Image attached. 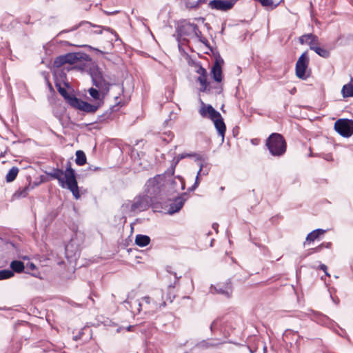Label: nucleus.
<instances>
[{
    "label": "nucleus",
    "mask_w": 353,
    "mask_h": 353,
    "mask_svg": "<svg viewBox=\"0 0 353 353\" xmlns=\"http://www.w3.org/2000/svg\"><path fill=\"white\" fill-rule=\"evenodd\" d=\"M46 174L53 179H57L59 185L61 188L66 187L76 199L80 197L75 171L72 168L70 161L67 163L65 172L59 168H53L50 172H46Z\"/></svg>",
    "instance_id": "obj_1"
},
{
    "label": "nucleus",
    "mask_w": 353,
    "mask_h": 353,
    "mask_svg": "<svg viewBox=\"0 0 353 353\" xmlns=\"http://www.w3.org/2000/svg\"><path fill=\"white\" fill-rule=\"evenodd\" d=\"M168 173L165 171L162 174H157L150 178L144 186L143 194L148 197L153 203H159L163 200L165 194V176Z\"/></svg>",
    "instance_id": "obj_2"
},
{
    "label": "nucleus",
    "mask_w": 353,
    "mask_h": 353,
    "mask_svg": "<svg viewBox=\"0 0 353 353\" xmlns=\"http://www.w3.org/2000/svg\"><path fill=\"white\" fill-rule=\"evenodd\" d=\"M154 204L143 193L137 195L132 200L126 201L122 205L121 210L124 214H137L146 211Z\"/></svg>",
    "instance_id": "obj_3"
},
{
    "label": "nucleus",
    "mask_w": 353,
    "mask_h": 353,
    "mask_svg": "<svg viewBox=\"0 0 353 353\" xmlns=\"http://www.w3.org/2000/svg\"><path fill=\"white\" fill-rule=\"evenodd\" d=\"M10 270H0V280L12 277L14 272L26 273L40 279H44L46 274L41 272L38 266H10Z\"/></svg>",
    "instance_id": "obj_4"
},
{
    "label": "nucleus",
    "mask_w": 353,
    "mask_h": 353,
    "mask_svg": "<svg viewBox=\"0 0 353 353\" xmlns=\"http://www.w3.org/2000/svg\"><path fill=\"white\" fill-rule=\"evenodd\" d=\"M265 145L274 157L283 156L286 152V142L279 133H272L266 139Z\"/></svg>",
    "instance_id": "obj_5"
},
{
    "label": "nucleus",
    "mask_w": 353,
    "mask_h": 353,
    "mask_svg": "<svg viewBox=\"0 0 353 353\" xmlns=\"http://www.w3.org/2000/svg\"><path fill=\"white\" fill-rule=\"evenodd\" d=\"M143 310L145 313L153 314L162 307L165 305V301L163 300V292L161 290H157L153 296H144L141 299Z\"/></svg>",
    "instance_id": "obj_6"
},
{
    "label": "nucleus",
    "mask_w": 353,
    "mask_h": 353,
    "mask_svg": "<svg viewBox=\"0 0 353 353\" xmlns=\"http://www.w3.org/2000/svg\"><path fill=\"white\" fill-rule=\"evenodd\" d=\"M82 244V238L81 235L74 234L70 239V241L65 247V258L68 263H76L80 256V249Z\"/></svg>",
    "instance_id": "obj_7"
},
{
    "label": "nucleus",
    "mask_w": 353,
    "mask_h": 353,
    "mask_svg": "<svg viewBox=\"0 0 353 353\" xmlns=\"http://www.w3.org/2000/svg\"><path fill=\"white\" fill-rule=\"evenodd\" d=\"M89 56L85 53L69 52L55 58L53 66L59 68L65 63L74 64L79 61H88Z\"/></svg>",
    "instance_id": "obj_8"
},
{
    "label": "nucleus",
    "mask_w": 353,
    "mask_h": 353,
    "mask_svg": "<svg viewBox=\"0 0 353 353\" xmlns=\"http://www.w3.org/2000/svg\"><path fill=\"white\" fill-rule=\"evenodd\" d=\"M165 194H172L185 189L184 179L180 176L167 174L165 176Z\"/></svg>",
    "instance_id": "obj_9"
},
{
    "label": "nucleus",
    "mask_w": 353,
    "mask_h": 353,
    "mask_svg": "<svg viewBox=\"0 0 353 353\" xmlns=\"http://www.w3.org/2000/svg\"><path fill=\"white\" fill-rule=\"evenodd\" d=\"M91 78L93 85L99 89L101 96L104 98L110 90V83L104 79L102 73L98 69L92 71Z\"/></svg>",
    "instance_id": "obj_10"
},
{
    "label": "nucleus",
    "mask_w": 353,
    "mask_h": 353,
    "mask_svg": "<svg viewBox=\"0 0 353 353\" xmlns=\"http://www.w3.org/2000/svg\"><path fill=\"white\" fill-rule=\"evenodd\" d=\"M334 130L343 137L348 138L353 134V120L340 119L334 123Z\"/></svg>",
    "instance_id": "obj_11"
},
{
    "label": "nucleus",
    "mask_w": 353,
    "mask_h": 353,
    "mask_svg": "<svg viewBox=\"0 0 353 353\" xmlns=\"http://www.w3.org/2000/svg\"><path fill=\"white\" fill-rule=\"evenodd\" d=\"M309 64V58L307 52H303L296 63V75L301 79H306L307 76L305 74V70Z\"/></svg>",
    "instance_id": "obj_12"
},
{
    "label": "nucleus",
    "mask_w": 353,
    "mask_h": 353,
    "mask_svg": "<svg viewBox=\"0 0 353 353\" xmlns=\"http://www.w3.org/2000/svg\"><path fill=\"white\" fill-rule=\"evenodd\" d=\"M239 0H212L208 6L212 10L226 12L231 10Z\"/></svg>",
    "instance_id": "obj_13"
},
{
    "label": "nucleus",
    "mask_w": 353,
    "mask_h": 353,
    "mask_svg": "<svg viewBox=\"0 0 353 353\" xmlns=\"http://www.w3.org/2000/svg\"><path fill=\"white\" fill-rule=\"evenodd\" d=\"M196 72L199 74V76L196 79V81L200 83L199 91L201 92H210V84L207 81V71L206 70L201 66V65H196Z\"/></svg>",
    "instance_id": "obj_14"
},
{
    "label": "nucleus",
    "mask_w": 353,
    "mask_h": 353,
    "mask_svg": "<svg viewBox=\"0 0 353 353\" xmlns=\"http://www.w3.org/2000/svg\"><path fill=\"white\" fill-rule=\"evenodd\" d=\"M188 198V192L181 193L170 204L168 213L172 215L180 211V210L183 208L185 202L187 201Z\"/></svg>",
    "instance_id": "obj_15"
},
{
    "label": "nucleus",
    "mask_w": 353,
    "mask_h": 353,
    "mask_svg": "<svg viewBox=\"0 0 353 353\" xmlns=\"http://www.w3.org/2000/svg\"><path fill=\"white\" fill-rule=\"evenodd\" d=\"M186 157H194L196 161H200L203 160L202 156L199 154H196V153L183 152V153L179 154L174 158L172 165H171L170 168H169L167 170V173H169V174H171V175H174L176 165L179 163V162L181 159L186 158Z\"/></svg>",
    "instance_id": "obj_16"
},
{
    "label": "nucleus",
    "mask_w": 353,
    "mask_h": 353,
    "mask_svg": "<svg viewBox=\"0 0 353 353\" xmlns=\"http://www.w3.org/2000/svg\"><path fill=\"white\" fill-rule=\"evenodd\" d=\"M92 28H97V25L92 24V23L87 21H82L78 25L74 26L70 29L61 31L59 33V35H61L63 33L74 31L78 28H81V30L78 32V34H80L81 31H84L87 33H92Z\"/></svg>",
    "instance_id": "obj_17"
},
{
    "label": "nucleus",
    "mask_w": 353,
    "mask_h": 353,
    "mask_svg": "<svg viewBox=\"0 0 353 353\" xmlns=\"http://www.w3.org/2000/svg\"><path fill=\"white\" fill-rule=\"evenodd\" d=\"M199 114L203 117H208L210 119H214L216 117H220L221 114L216 111L211 105H206L203 102H201V105L199 109Z\"/></svg>",
    "instance_id": "obj_18"
},
{
    "label": "nucleus",
    "mask_w": 353,
    "mask_h": 353,
    "mask_svg": "<svg viewBox=\"0 0 353 353\" xmlns=\"http://www.w3.org/2000/svg\"><path fill=\"white\" fill-rule=\"evenodd\" d=\"M299 43L301 44H307L311 50H314V48L317 47L318 37L314 34H305L299 37Z\"/></svg>",
    "instance_id": "obj_19"
},
{
    "label": "nucleus",
    "mask_w": 353,
    "mask_h": 353,
    "mask_svg": "<svg viewBox=\"0 0 353 353\" xmlns=\"http://www.w3.org/2000/svg\"><path fill=\"white\" fill-rule=\"evenodd\" d=\"M223 63V60L222 59H216L214 64L211 70V73L214 80L218 83H220L222 81L221 63Z\"/></svg>",
    "instance_id": "obj_20"
},
{
    "label": "nucleus",
    "mask_w": 353,
    "mask_h": 353,
    "mask_svg": "<svg viewBox=\"0 0 353 353\" xmlns=\"http://www.w3.org/2000/svg\"><path fill=\"white\" fill-rule=\"evenodd\" d=\"M210 291L212 293L216 292L227 297H230L232 292V286L230 283H226L224 285H218L217 286H211Z\"/></svg>",
    "instance_id": "obj_21"
},
{
    "label": "nucleus",
    "mask_w": 353,
    "mask_h": 353,
    "mask_svg": "<svg viewBox=\"0 0 353 353\" xmlns=\"http://www.w3.org/2000/svg\"><path fill=\"white\" fill-rule=\"evenodd\" d=\"M214 124L215 128L218 132L219 135L221 137V143L224 141V137L226 130V126L221 116L216 117L214 119H211Z\"/></svg>",
    "instance_id": "obj_22"
},
{
    "label": "nucleus",
    "mask_w": 353,
    "mask_h": 353,
    "mask_svg": "<svg viewBox=\"0 0 353 353\" xmlns=\"http://www.w3.org/2000/svg\"><path fill=\"white\" fill-rule=\"evenodd\" d=\"M326 230L323 229H316L310 232L305 239V241L303 243L304 246L310 244L312 242H314L315 240L318 239L321 235H323L325 233Z\"/></svg>",
    "instance_id": "obj_23"
},
{
    "label": "nucleus",
    "mask_w": 353,
    "mask_h": 353,
    "mask_svg": "<svg viewBox=\"0 0 353 353\" xmlns=\"http://www.w3.org/2000/svg\"><path fill=\"white\" fill-rule=\"evenodd\" d=\"M101 106V103H97V105L90 104L87 101L81 100L79 105L77 109L88 113L95 112Z\"/></svg>",
    "instance_id": "obj_24"
},
{
    "label": "nucleus",
    "mask_w": 353,
    "mask_h": 353,
    "mask_svg": "<svg viewBox=\"0 0 353 353\" xmlns=\"http://www.w3.org/2000/svg\"><path fill=\"white\" fill-rule=\"evenodd\" d=\"M125 303L129 305V307H130L132 312L134 314H138L141 310H143L141 299V300H134V299H130L128 298L127 299V301H125Z\"/></svg>",
    "instance_id": "obj_25"
},
{
    "label": "nucleus",
    "mask_w": 353,
    "mask_h": 353,
    "mask_svg": "<svg viewBox=\"0 0 353 353\" xmlns=\"http://www.w3.org/2000/svg\"><path fill=\"white\" fill-rule=\"evenodd\" d=\"M30 189H32V188H30V185L25 186L23 188H19L13 194L12 199H19L26 197L28 195Z\"/></svg>",
    "instance_id": "obj_26"
},
{
    "label": "nucleus",
    "mask_w": 353,
    "mask_h": 353,
    "mask_svg": "<svg viewBox=\"0 0 353 353\" xmlns=\"http://www.w3.org/2000/svg\"><path fill=\"white\" fill-rule=\"evenodd\" d=\"M150 242V238L147 235L137 234L135 238V243L139 247H145Z\"/></svg>",
    "instance_id": "obj_27"
},
{
    "label": "nucleus",
    "mask_w": 353,
    "mask_h": 353,
    "mask_svg": "<svg viewBox=\"0 0 353 353\" xmlns=\"http://www.w3.org/2000/svg\"><path fill=\"white\" fill-rule=\"evenodd\" d=\"M117 105H113L110 107L108 110H106L104 113H103L101 115H99L98 117V121L99 122H103L108 119H112V114L115 108H117Z\"/></svg>",
    "instance_id": "obj_28"
},
{
    "label": "nucleus",
    "mask_w": 353,
    "mask_h": 353,
    "mask_svg": "<svg viewBox=\"0 0 353 353\" xmlns=\"http://www.w3.org/2000/svg\"><path fill=\"white\" fill-rule=\"evenodd\" d=\"M183 28H188L194 34V35L199 39L202 37V33L199 29V27L195 23H188L185 26H183Z\"/></svg>",
    "instance_id": "obj_29"
},
{
    "label": "nucleus",
    "mask_w": 353,
    "mask_h": 353,
    "mask_svg": "<svg viewBox=\"0 0 353 353\" xmlns=\"http://www.w3.org/2000/svg\"><path fill=\"white\" fill-rule=\"evenodd\" d=\"M86 156L83 151L77 150L76 152V159L75 162L78 165H83L86 163Z\"/></svg>",
    "instance_id": "obj_30"
},
{
    "label": "nucleus",
    "mask_w": 353,
    "mask_h": 353,
    "mask_svg": "<svg viewBox=\"0 0 353 353\" xmlns=\"http://www.w3.org/2000/svg\"><path fill=\"white\" fill-rule=\"evenodd\" d=\"M18 172H19L18 168L12 167V168H10L6 176V181L8 183L13 181L16 179L17 176L18 174Z\"/></svg>",
    "instance_id": "obj_31"
},
{
    "label": "nucleus",
    "mask_w": 353,
    "mask_h": 353,
    "mask_svg": "<svg viewBox=\"0 0 353 353\" xmlns=\"http://www.w3.org/2000/svg\"><path fill=\"white\" fill-rule=\"evenodd\" d=\"M65 99L73 108H78L81 99H78L74 94H68Z\"/></svg>",
    "instance_id": "obj_32"
},
{
    "label": "nucleus",
    "mask_w": 353,
    "mask_h": 353,
    "mask_svg": "<svg viewBox=\"0 0 353 353\" xmlns=\"http://www.w3.org/2000/svg\"><path fill=\"white\" fill-rule=\"evenodd\" d=\"M88 92L90 95L95 100H99V103H101V105L103 103V97L101 98V92L98 88H91L89 89Z\"/></svg>",
    "instance_id": "obj_33"
},
{
    "label": "nucleus",
    "mask_w": 353,
    "mask_h": 353,
    "mask_svg": "<svg viewBox=\"0 0 353 353\" xmlns=\"http://www.w3.org/2000/svg\"><path fill=\"white\" fill-rule=\"evenodd\" d=\"M64 272H62L61 277L63 279H70L72 277L75 272L74 266H63Z\"/></svg>",
    "instance_id": "obj_34"
},
{
    "label": "nucleus",
    "mask_w": 353,
    "mask_h": 353,
    "mask_svg": "<svg viewBox=\"0 0 353 353\" xmlns=\"http://www.w3.org/2000/svg\"><path fill=\"white\" fill-rule=\"evenodd\" d=\"M343 97H353V85L346 84L343 85L341 90Z\"/></svg>",
    "instance_id": "obj_35"
},
{
    "label": "nucleus",
    "mask_w": 353,
    "mask_h": 353,
    "mask_svg": "<svg viewBox=\"0 0 353 353\" xmlns=\"http://www.w3.org/2000/svg\"><path fill=\"white\" fill-rule=\"evenodd\" d=\"M318 55L323 58H328L330 55V51L325 48L317 46L314 50Z\"/></svg>",
    "instance_id": "obj_36"
},
{
    "label": "nucleus",
    "mask_w": 353,
    "mask_h": 353,
    "mask_svg": "<svg viewBox=\"0 0 353 353\" xmlns=\"http://www.w3.org/2000/svg\"><path fill=\"white\" fill-rule=\"evenodd\" d=\"M199 165L201 167V172H203V175H208L210 171L209 165L207 163H202L201 161H200Z\"/></svg>",
    "instance_id": "obj_37"
},
{
    "label": "nucleus",
    "mask_w": 353,
    "mask_h": 353,
    "mask_svg": "<svg viewBox=\"0 0 353 353\" xmlns=\"http://www.w3.org/2000/svg\"><path fill=\"white\" fill-rule=\"evenodd\" d=\"M19 259H22L23 260L29 259L28 256H18ZM9 265H24L23 262L20 259H13L10 262Z\"/></svg>",
    "instance_id": "obj_38"
},
{
    "label": "nucleus",
    "mask_w": 353,
    "mask_h": 353,
    "mask_svg": "<svg viewBox=\"0 0 353 353\" xmlns=\"http://www.w3.org/2000/svg\"><path fill=\"white\" fill-rule=\"evenodd\" d=\"M331 246V243H322L319 246L312 249L311 252H318L321 251L323 248H330Z\"/></svg>",
    "instance_id": "obj_39"
},
{
    "label": "nucleus",
    "mask_w": 353,
    "mask_h": 353,
    "mask_svg": "<svg viewBox=\"0 0 353 353\" xmlns=\"http://www.w3.org/2000/svg\"><path fill=\"white\" fill-rule=\"evenodd\" d=\"M97 28H100L101 30L99 31V32H94V33H97V34H102V30H104L105 31H108V32H111L112 34H114L115 35H117L116 32L114 30H113L110 27H105V26H97Z\"/></svg>",
    "instance_id": "obj_40"
},
{
    "label": "nucleus",
    "mask_w": 353,
    "mask_h": 353,
    "mask_svg": "<svg viewBox=\"0 0 353 353\" xmlns=\"http://www.w3.org/2000/svg\"><path fill=\"white\" fill-rule=\"evenodd\" d=\"M176 266H168L167 271L168 273L173 274L174 276L178 279L181 276V275L180 274L179 276H178V272L174 268Z\"/></svg>",
    "instance_id": "obj_41"
},
{
    "label": "nucleus",
    "mask_w": 353,
    "mask_h": 353,
    "mask_svg": "<svg viewBox=\"0 0 353 353\" xmlns=\"http://www.w3.org/2000/svg\"><path fill=\"white\" fill-rule=\"evenodd\" d=\"M56 86L59 92L64 97V99L69 94L67 90L64 88H62L59 84H56Z\"/></svg>",
    "instance_id": "obj_42"
},
{
    "label": "nucleus",
    "mask_w": 353,
    "mask_h": 353,
    "mask_svg": "<svg viewBox=\"0 0 353 353\" xmlns=\"http://www.w3.org/2000/svg\"><path fill=\"white\" fill-rule=\"evenodd\" d=\"M259 2L264 7H269L273 6L272 0H259Z\"/></svg>",
    "instance_id": "obj_43"
},
{
    "label": "nucleus",
    "mask_w": 353,
    "mask_h": 353,
    "mask_svg": "<svg viewBox=\"0 0 353 353\" xmlns=\"http://www.w3.org/2000/svg\"><path fill=\"white\" fill-rule=\"evenodd\" d=\"M173 291H174V288H171L170 287L169 288V292H168V299L172 302L173 301V299L174 298V295H172V294H173Z\"/></svg>",
    "instance_id": "obj_44"
},
{
    "label": "nucleus",
    "mask_w": 353,
    "mask_h": 353,
    "mask_svg": "<svg viewBox=\"0 0 353 353\" xmlns=\"http://www.w3.org/2000/svg\"><path fill=\"white\" fill-rule=\"evenodd\" d=\"M199 40L200 42L203 43L205 46L209 47L208 41L205 38L202 37Z\"/></svg>",
    "instance_id": "obj_45"
},
{
    "label": "nucleus",
    "mask_w": 353,
    "mask_h": 353,
    "mask_svg": "<svg viewBox=\"0 0 353 353\" xmlns=\"http://www.w3.org/2000/svg\"><path fill=\"white\" fill-rule=\"evenodd\" d=\"M77 46H80V47H85V48H88L90 49H92L93 50H95V51H97V52H101L99 50L95 48H93L90 46H88V45H77Z\"/></svg>",
    "instance_id": "obj_46"
},
{
    "label": "nucleus",
    "mask_w": 353,
    "mask_h": 353,
    "mask_svg": "<svg viewBox=\"0 0 353 353\" xmlns=\"http://www.w3.org/2000/svg\"><path fill=\"white\" fill-rule=\"evenodd\" d=\"M198 185H198V183H194L193 184V185H192V186L190 187V188L188 189V192H192V191H194V190L198 187Z\"/></svg>",
    "instance_id": "obj_47"
},
{
    "label": "nucleus",
    "mask_w": 353,
    "mask_h": 353,
    "mask_svg": "<svg viewBox=\"0 0 353 353\" xmlns=\"http://www.w3.org/2000/svg\"><path fill=\"white\" fill-rule=\"evenodd\" d=\"M204 1H203V0H199V1H197L195 3V4L192 5V6H190V8H197L200 3H203Z\"/></svg>",
    "instance_id": "obj_48"
},
{
    "label": "nucleus",
    "mask_w": 353,
    "mask_h": 353,
    "mask_svg": "<svg viewBox=\"0 0 353 353\" xmlns=\"http://www.w3.org/2000/svg\"><path fill=\"white\" fill-rule=\"evenodd\" d=\"M7 246H8V247L10 246V247H11V248H12L13 250H15L16 252H18V250L17 249V248L15 247V245H14V243H11V242H10V243H8L7 244Z\"/></svg>",
    "instance_id": "obj_49"
},
{
    "label": "nucleus",
    "mask_w": 353,
    "mask_h": 353,
    "mask_svg": "<svg viewBox=\"0 0 353 353\" xmlns=\"http://www.w3.org/2000/svg\"><path fill=\"white\" fill-rule=\"evenodd\" d=\"M319 267H320V270L323 271L326 275L330 276V274L327 272V266L323 265V266H319Z\"/></svg>",
    "instance_id": "obj_50"
},
{
    "label": "nucleus",
    "mask_w": 353,
    "mask_h": 353,
    "mask_svg": "<svg viewBox=\"0 0 353 353\" xmlns=\"http://www.w3.org/2000/svg\"><path fill=\"white\" fill-rule=\"evenodd\" d=\"M218 228H219V224L216 223H214L212 224V228L216 232H218Z\"/></svg>",
    "instance_id": "obj_51"
},
{
    "label": "nucleus",
    "mask_w": 353,
    "mask_h": 353,
    "mask_svg": "<svg viewBox=\"0 0 353 353\" xmlns=\"http://www.w3.org/2000/svg\"><path fill=\"white\" fill-rule=\"evenodd\" d=\"M196 176H203V172H201V167H199V171H198V172H197Z\"/></svg>",
    "instance_id": "obj_52"
},
{
    "label": "nucleus",
    "mask_w": 353,
    "mask_h": 353,
    "mask_svg": "<svg viewBox=\"0 0 353 353\" xmlns=\"http://www.w3.org/2000/svg\"><path fill=\"white\" fill-rule=\"evenodd\" d=\"M199 177H200V176H196L195 182H194V183H198V185H199V183H200Z\"/></svg>",
    "instance_id": "obj_53"
},
{
    "label": "nucleus",
    "mask_w": 353,
    "mask_h": 353,
    "mask_svg": "<svg viewBox=\"0 0 353 353\" xmlns=\"http://www.w3.org/2000/svg\"><path fill=\"white\" fill-rule=\"evenodd\" d=\"M64 264H65V263L63 261H60L57 263V265H64Z\"/></svg>",
    "instance_id": "obj_54"
},
{
    "label": "nucleus",
    "mask_w": 353,
    "mask_h": 353,
    "mask_svg": "<svg viewBox=\"0 0 353 353\" xmlns=\"http://www.w3.org/2000/svg\"><path fill=\"white\" fill-rule=\"evenodd\" d=\"M290 332V331L286 330V331L285 332L284 334H283V336L287 337V336H288V334H289Z\"/></svg>",
    "instance_id": "obj_55"
},
{
    "label": "nucleus",
    "mask_w": 353,
    "mask_h": 353,
    "mask_svg": "<svg viewBox=\"0 0 353 353\" xmlns=\"http://www.w3.org/2000/svg\"><path fill=\"white\" fill-rule=\"evenodd\" d=\"M215 323H216V322H215V321H213V322L212 323V324H211V325H210V329H211L212 330V329H213V327L215 325Z\"/></svg>",
    "instance_id": "obj_56"
},
{
    "label": "nucleus",
    "mask_w": 353,
    "mask_h": 353,
    "mask_svg": "<svg viewBox=\"0 0 353 353\" xmlns=\"http://www.w3.org/2000/svg\"><path fill=\"white\" fill-rule=\"evenodd\" d=\"M295 92H296V88H294L291 90V94H294Z\"/></svg>",
    "instance_id": "obj_57"
},
{
    "label": "nucleus",
    "mask_w": 353,
    "mask_h": 353,
    "mask_svg": "<svg viewBox=\"0 0 353 353\" xmlns=\"http://www.w3.org/2000/svg\"><path fill=\"white\" fill-rule=\"evenodd\" d=\"M99 169V168L96 167V168H94L93 169V170H98Z\"/></svg>",
    "instance_id": "obj_58"
},
{
    "label": "nucleus",
    "mask_w": 353,
    "mask_h": 353,
    "mask_svg": "<svg viewBox=\"0 0 353 353\" xmlns=\"http://www.w3.org/2000/svg\"><path fill=\"white\" fill-rule=\"evenodd\" d=\"M26 265H34V264H33L32 263H30V262H28Z\"/></svg>",
    "instance_id": "obj_59"
},
{
    "label": "nucleus",
    "mask_w": 353,
    "mask_h": 353,
    "mask_svg": "<svg viewBox=\"0 0 353 353\" xmlns=\"http://www.w3.org/2000/svg\"><path fill=\"white\" fill-rule=\"evenodd\" d=\"M117 11H114L113 12H111V14H114V13H117ZM108 14H110V13H108Z\"/></svg>",
    "instance_id": "obj_60"
},
{
    "label": "nucleus",
    "mask_w": 353,
    "mask_h": 353,
    "mask_svg": "<svg viewBox=\"0 0 353 353\" xmlns=\"http://www.w3.org/2000/svg\"><path fill=\"white\" fill-rule=\"evenodd\" d=\"M131 327H132V326L128 327V330H130Z\"/></svg>",
    "instance_id": "obj_61"
},
{
    "label": "nucleus",
    "mask_w": 353,
    "mask_h": 353,
    "mask_svg": "<svg viewBox=\"0 0 353 353\" xmlns=\"http://www.w3.org/2000/svg\"><path fill=\"white\" fill-rule=\"evenodd\" d=\"M221 88L219 89V90L218 91V93H220L221 92Z\"/></svg>",
    "instance_id": "obj_62"
},
{
    "label": "nucleus",
    "mask_w": 353,
    "mask_h": 353,
    "mask_svg": "<svg viewBox=\"0 0 353 353\" xmlns=\"http://www.w3.org/2000/svg\"><path fill=\"white\" fill-rule=\"evenodd\" d=\"M2 241H3L2 239L0 238V242H2Z\"/></svg>",
    "instance_id": "obj_63"
}]
</instances>
